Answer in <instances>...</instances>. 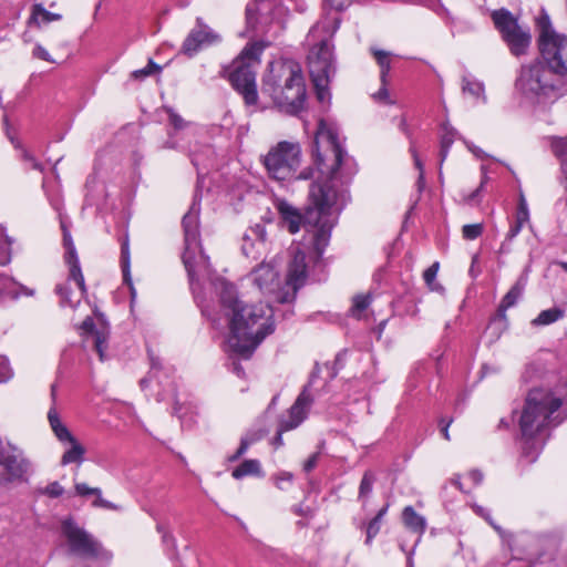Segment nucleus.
Wrapping results in <instances>:
<instances>
[{
	"label": "nucleus",
	"mask_w": 567,
	"mask_h": 567,
	"mask_svg": "<svg viewBox=\"0 0 567 567\" xmlns=\"http://www.w3.org/2000/svg\"><path fill=\"white\" fill-rule=\"evenodd\" d=\"M538 24L540 29L539 38L544 34V31L556 32L550 25L549 17L546 14L538 20Z\"/></svg>",
	"instance_id": "3c124183"
},
{
	"label": "nucleus",
	"mask_w": 567,
	"mask_h": 567,
	"mask_svg": "<svg viewBox=\"0 0 567 567\" xmlns=\"http://www.w3.org/2000/svg\"><path fill=\"white\" fill-rule=\"evenodd\" d=\"M12 144L16 148L21 150V159L25 163L30 164V167L32 169H42V165L37 161V158L27 150L22 148L19 141H16L14 138H11Z\"/></svg>",
	"instance_id": "c9c22d12"
},
{
	"label": "nucleus",
	"mask_w": 567,
	"mask_h": 567,
	"mask_svg": "<svg viewBox=\"0 0 567 567\" xmlns=\"http://www.w3.org/2000/svg\"><path fill=\"white\" fill-rule=\"evenodd\" d=\"M250 443H251V441H249L248 439H245V437H244V439H241V441H240V445H239V447L237 449L236 453H235V454H233L231 456H229V458H228V460H229L230 462H235V461H237L241 455H244V454L247 452V450H248V447H249Z\"/></svg>",
	"instance_id": "09e8293b"
},
{
	"label": "nucleus",
	"mask_w": 567,
	"mask_h": 567,
	"mask_svg": "<svg viewBox=\"0 0 567 567\" xmlns=\"http://www.w3.org/2000/svg\"><path fill=\"white\" fill-rule=\"evenodd\" d=\"M293 475L290 472H280L272 476L275 485L281 489L287 491L292 485Z\"/></svg>",
	"instance_id": "e433bc0d"
},
{
	"label": "nucleus",
	"mask_w": 567,
	"mask_h": 567,
	"mask_svg": "<svg viewBox=\"0 0 567 567\" xmlns=\"http://www.w3.org/2000/svg\"><path fill=\"white\" fill-rule=\"evenodd\" d=\"M315 165L319 176L310 187L306 214L302 216L284 199H278L275 206L291 234L298 233L302 224L312 227L313 248L320 257L329 244L339 200L343 198L338 185L348 184L357 173L355 162L343 150L337 126L322 118L315 136Z\"/></svg>",
	"instance_id": "f257e3e1"
},
{
	"label": "nucleus",
	"mask_w": 567,
	"mask_h": 567,
	"mask_svg": "<svg viewBox=\"0 0 567 567\" xmlns=\"http://www.w3.org/2000/svg\"><path fill=\"white\" fill-rule=\"evenodd\" d=\"M301 162L299 143L282 141L271 147L264 157L269 176L276 181L291 179Z\"/></svg>",
	"instance_id": "6e6552de"
},
{
	"label": "nucleus",
	"mask_w": 567,
	"mask_h": 567,
	"mask_svg": "<svg viewBox=\"0 0 567 567\" xmlns=\"http://www.w3.org/2000/svg\"><path fill=\"white\" fill-rule=\"evenodd\" d=\"M169 122L174 125V127L176 128H182L184 126V121L183 118L175 114V113H171L169 114Z\"/></svg>",
	"instance_id": "13d9d810"
},
{
	"label": "nucleus",
	"mask_w": 567,
	"mask_h": 567,
	"mask_svg": "<svg viewBox=\"0 0 567 567\" xmlns=\"http://www.w3.org/2000/svg\"><path fill=\"white\" fill-rule=\"evenodd\" d=\"M284 432L285 431H281V424H280L278 433H277V435L274 439V445H276L277 447H279V446H281L284 444V441H282V433Z\"/></svg>",
	"instance_id": "680f3d73"
},
{
	"label": "nucleus",
	"mask_w": 567,
	"mask_h": 567,
	"mask_svg": "<svg viewBox=\"0 0 567 567\" xmlns=\"http://www.w3.org/2000/svg\"><path fill=\"white\" fill-rule=\"evenodd\" d=\"M184 230L183 262L187 270L190 287L202 313L214 324H219V317L214 307L198 291L199 280L210 278L212 269L208 256L203 251L199 234V209L194 204L182 220Z\"/></svg>",
	"instance_id": "20e7f679"
},
{
	"label": "nucleus",
	"mask_w": 567,
	"mask_h": 567,
	"mask_svg": "<svg viewBox=\"0 0 567 567\" xmlns=\"http://www.w3.org/2000/svg\"><path fill=\"white\" fill-rule=\"evenodd\" d=\"M386 86H388V84L381 83V87L379 89V91L372 95L374 101H377L379 103H383V104L392 103V101L390 100V94H389V90Z\"/></svg>",
	"instance_id": "a18cd8bd"
},
{
	"label": "nucleus",
	"mask_w": 567,
	"mask_h": 567,
	"mask_svg": "<svg viewBox=\"0 0 567 567\" xmlns=\"http://www.w3.org/2000/svg\"><path fill=\"white\" fill-rule=\"evenodd\" d=\"M162 540L164 543H168V542H172L173 544L175 543V539L169 532H164V534L162 535Z\"/></svg>",
	"instance_id": "774afa93"
},
{
	"label": "nucleus",
	"mask_w": 567,
	"mask_h": 567,
	"mask_svg": "<svg viewBox=\"0 0 567 567\" xmlns=\"http://www.w3.org/2000/svg\"><path fill=\"white\" fill-rule=\"evenodd\" d=\"M525 282L522 279L517 280L503 297L498 310L505 312L509 308L514 307L523 296Z\"/></svg>",
	"instance_id": "393cba45"
},
{
	"label": "nucleus",
	"mask_w": 567,
	"mask_h": 567,
	"mask_svg": "<svg viewBox=\"0 0 567 567\" xmlns=\"http://www.w3.org/2000/svg\"><path fill=\"white\" fill-rule=\"evenodd\" d=\"M404 525L412 532L422 535L426 529V519L417 514L412 506L404 507L402 512Z\"/></svg>",
	"instance_id": "4be33fe9"
},
{
	"label": "nucleus",
	"mask_w": 567,
	"mask_h": 567,
	"mask_svg": "<svg viewBox=\"0 0 567 567\" xmlns=\"http://www.w3.org/2000/svg\"><path fill=\"white\" fill-rule=\"evenodd\" d=\"M468 478L474 483V485H478L483 481V474L477 470H473L468 473Z\"/></svg>",
	"instance_id": "4d7b16f0"
},
{
	"label": "nucleus",
	"mask_w": 567,
	"mask_h": 567,
	"mask_svg": "<svg viewBox=\"0 0 567 567\" xmlns=\"http://www.w3.org/2000/svg\"><path fill=\"white\" fill-rule=\"evenodd\" d=\"M386 512H388V505L382 507L378 512L375 517L373 519H371L370 523L368 524V527H367V539H365V543L368 545L371 544L372 539L378 535V533L380 530L381 522H382L384 515L386 514Z\"/></svg>",
	"instance_id": "473e14b6"
},
{
	"label": "nucleus",
	"mask_w": 567,
	"mask_h": 567,
	"mask_svg": "<svg viewBox=\"0 0 567 567\" xmlns=\"http://www.w3.org/2000/svg\"><path fill=\"white\" fill-rule=\"evenodd\" d=\"M312 402V396L307 392V389H303L289 409L288 419L281 421V431H290L299 426L307 417Z\"/></svg>",
	"instance_id": "f3484780"
},
{
	"label": "nucleus",
	"mask_w": 567,
	"mask_h": 567,
	"mask_svg": "<svg viewBox=\"0 0 567 567\" xmlns=\"http://www.w3.org/2000/svg\"><path fill=\"white\" fill-rule=\"evenodd\" d=\"M268 249L266 229L262 225L249 228L243 237V254L254 260L260 258Z\"/></svg>",
	"instance_id": "dca6fc26"
},
{
	"label": "nucleus",
	"mask_w": 567,
	"mask_h": 567,
	"mask_svg": "<svg viewBox=\"0 0 567 567\" xmlns=\"http://www.w3.org/2000/svg\"><path fill=\"white\" fill-rule=\"evenodd\" d=\"M261 92L267 94L281 112L298 114L303 109L307 96L299 64L292 60L271 62L262 78Z\"/></svg>",
	"instance_id": "7ed1b4c3"
},
{
	"label": "nucleus",
	"mask_w": 567,
	"mask_h": 567,
	"mask_svg": "<svg viewBox=\"0 0 567 567\" xmlns=\"http://www.w3.org/2000/svg\"><path fill=\"white\" fill-rule=\"evenodd\" d=\"M61 533L68 544L69 550L74 555L82 557H102L106 554L102 544L72 518H66L62 522Z\"/></svg>",
	"instance_id": "f8f14e48"
},
{
	"label": "nucleus",
	"mask_w": 567,
	"mask_h": 567,
	"mask_svg": "<svg viewBox=\"0 0 567 567\" xmlns=\"http://www.w3.org/2000/svg\"><path fill=\"white\" fill-rule=\"evenodd\" d=\"M48 421L56 439L65 444L75 436L69 431L65 424L61 421L60 415L55 408H51L48 412Z\"/></svg>",
	"instance_id": "412c9836"
},
{
	"label": "nucleus",
	"mask_w": 567,
	"mask_h": 567,
	"mask_svg": "<svg viewBox=\"0 0 567 567\" xmlns=\"http://www.w3.org/2000/svg\"><path fill=\"white\" fill-rule=\"evenodd\" d=\"M278 0H255V2L249 3L246 8V21L248 28L254 31L258 30L257 21L260 20L261 32L268 33L269 29L267 25L270 22H276L278 30L284 29L282 21L280 17L284 14V9L281 7H277L275 11L270 12V9L277 6Z\"/></svg>",
	"instance_id": "ddd939ff"
},
{
	"label": "nucleus",
	"mask_w": 567,
	"mask_h": 567,
	"mask_svg": "<svg viewBox=\"0 0 567 567\" xmlns=\"http://www.w3.org/2000/svg\"><path fill=\"white\" fill-rule=\"evenodd\" d=\"M472 508L474 509V512H475L477 515L482 516V517H483V518H485L486 520H491L489 514L485 511V508H484V507H482V506H480V505L474 504V505L472 506Z\"/></svg>",
	"instance_id": "052dcab7"
},
{
	"label": "nucleus",
	"mask_w": 567,
	"mask_h": 567,
	"mask_svg": "<svg viewBox=\"0 0 567 567\" xmlns=\"http://www.w3.org/2000/svg\"><path fill=\"white\" fill-rule=\"evenodd\" d=\"M151 74H152V70H148L146 68L136 70L132 73L133 78H135V79H144Z\"/></svg>",
	"instance_id": "bf43d9fd"
},
{
	"label": "nucleus",
	"mask_w": 567,
	"mask_h": 567,
	"mask_svg": "<svg viewBox=\"0 0 567 567\" xmlns=\"http://www.w3.org/2000/svg\"><path fill=\"white\" fill-rule=\"evenodd\" d=\"M307 278L306 255L298 248L295 250L292 259L288 264L286 286L292 290L291 293L278 292L276 300L285 303L295 299L297 290L303 286Z\"/></svg>",
	"instance_id": "4468645a"
},
{
	"label": "nucleus",
	"mask_w": 567,
	"mask_h": 567,
	"mask_svg": "<svg viewBox=\"0 0 567 567\" xmlns=\"http://www.w3.org/2000/svg\"><path fill=\"white\" fill-rule=\"evenodd\" d=\"M74 489L75 494L81 497L95 496V499L92 503V506L94 507H101L110 511H121V506L102 497V491L99 487H90L85 483H75Z\"/></svg>",
	"instance_id": "aec40b11"
},
{
	"label": "nucleus",
	"mask_w": 567,
	"mask_h": 567,
	"mask_svg": "<svg viewBox=\"0 0 567 567\" xmlns=\"http://www.w3.org/2000/svg\"><path fill=\"white\" fill-rule=\"evenodd\" d=\"M298 177L301 179L311 178V177H313V169H311V168L306 169V171L301 172Z\"/></svg>",
	"instance_id": "69168bd1"
},
{
	"label": "nucleus",
	"mask_w": 567,
	"mask_h": 567,
	"mask_svg": "<svg viewBox=\"0 0 567 567\" xmlns=\"http://www.w3.org/2000/svg\"><path fill=\"white\" fill-rule=\"evenodd\" d=\"M467 148L477 157V158H489L491 155H488L487 153H485L483 150H481L480 147L473 145V144H470L467 143Z\"/></svg>",
	"instance_id": "5fc2aeb1"
},
{
	"label": "nucleus",
	"mask_w": 567,
	"mask_h": 567,
	"mask_svg": "<svg viewBox=\"0 0 567 567\" xmlns=\"http://www.w3.org/2000/svg\"><path fill=\"white\" fill-rule=\"evenodd\" d=\"M516 87L525 95L548 96L558 87L557 74L547 63L535 61L522 66Z\"/></svg>",
	"instance_id": "1a4fd4ad"
},
{
	"label": "nucleus",
	"mask_w": 567,
	"mask_h": 567,
	"mask_svg": "<svg viewBox=\"0 0 567 567\" xmlns=\"http://www.w3.org/2000/svg\"><path fill=\"white\" fill-rule=\"evenodd\" d=\"M491 17L511 53L515 56L526 54L532 43L529 28L519 24L518 19L514 17L509 10L504 8L494 10Z\"/></svg>",
	"instance_id": "9d476101"
},
{
	"label": "nucleus",
	"mask_w": 567,
	"mask_h": 567,
	"mask_svg": "<svg viewBox=\"0 0 567 567\" xmlns=\"http://www.w3.org/2000/svg\"><path fill=\"white\" fill-rule=\"evenodd\" d=\"M210 285L228 318V347L234 353L248 359L261 341L275 331L274 309L264 303H243L235 286L224 278H215Z\"/></svg>",
	"instance_id": "f03ea898"
},
{
	"label": "nucleus",
	"mask_w": 567,
	"mask_h": 567,
	"mask_svg": "<svg viewBox=\"0 0 567 567\" xmlns=\"http://www.w3.org/2000/svg\"><path fill=\"white\" fill-rule=\"evenodd\" d=\"M413 157H414L415 166L420 171V178H422L423 177V164L420 161V158L417 157L415 152H413Z\"/></svg>",
	"instance_id": "e2e57ef3"
},
{
	"label": "nucleus",
	"mask_w": 567,
	"mask_h": 567,
	"mask_svg": "<svg viewBox=\"0 0 567 567\" xmlns=\"http://www.w3.org/2000/svg\"><path fill=\"white\" fill-rule=\"evenodd\" d=\"M63 241L65 247L64 260L69 267V280H73L76 284L78 291H71L69 281H66L64 284L58 285L55 287V292L60 297L61 306L75 308L86 291L85 281L81 270L76 249L70 234H64Z\"/></svg>",
	"instance_id": "9b49d317"
},
{
	"label": "nucleus",
	"mask_w": 567,
	"mask_h": 567,
	"mask_svg": "<svg viewBox=\"0 0 567 567\" xmlns=\"http://www.w3.org/2000/svg\"><path fill=\"white\" fill-rule=\"evenodd\" d=\"M81 328L84 332L92 334L94 348L100 357L101 361H104L106 359V348H107V340H109V330L106 327H103L100 330L95 329V324L92 318L87 317L83 322Z\"/></svg>",
	"instance_id": "6ab92c4d"
},
{
	"label": "nucleus",
	"mask_w": 567,
	"mask_h": 567,
	"mask_svg": "<svg viewBox=\"0 0 567 567\" xmlns=\"http://www.w3.org/2000/svg\"><path fill=\"white\" fill-rule=\"evenodd\" d=\"M551 151L560 159L563 171L567 174V135L551 140Z\"/></svg>",
	"instance_id": "c756f323"
},
{
	"label": "nucleus",
	"mask_w": 567,
	"mask_h": 567,
	"mask_svg": "<svg viewBox=\"0 0 567 567\" xmlns=\"http://www.w3.org/2000/svg\"><path fill=\"white\" fill-rule=\"evenodd\" d=\"M452 421H453L452 419L445 421V419H443V417L440 420V426H441L442 435L447 441H450L449 427H450Z\"/></svg>",
	"instance_id": "6e6d98bb"
},
{
	"label": "nucleus",
	"mask_w": 567,
	"mask_h": 567,
	"mask_svg": "<svg viewBox=\"0 0 567 567\" xmlns=\"http://www.w3.org/2000/svg\"><path fill=\"white\" fill-rule=\"evenodd\" d=\"M121 264H122V271H123L124 282L128 285L130 290H131L132 299H134L136 292H135V289H134V287L132 285V280H131V274H130V251H128V244L127 243H124L122 245Z\"/></svg>",
	"instance_id": "7c9ffc66"
},
{
	"label": "nucleus",
	"mask_w": 567,
	"mask_h": 567,
	"mask_svg": "<svg viewBox=\"0 0 567 567\" xmlns=\"http://www.w3.org/2000/svg\"><path fill=\"white\" fill-rule=\"evenodd\" d=\"M151 358V371L148 373V377L141 380V386L145 388L150 381L153 379H157V372L161 369V361L158 358L153 357L150 354Z\"/></svg>",
	"instance_id": "79ce46f5"
},
{
	"label": "nucleus",
	"mask_w": 567,
	"mask_h": 567,
	"mask_svg": "<svg viewBox=\"0 0 567 567\" xmlns=\"http://www.w3.org/2000/svg\"><path fill=\"white\" fill-rule=\"evenodd\" d=\"M371 302V298L369 295H359L353 298L352 312L354 316H359L363 310H365Z\"/></svg>",
	"instance_id": "ea45409f"
},
{
	"label": "nucleus",
	"mask_w": 567,
	"mask_h": 567,
	"mask_svg": "<svg viewBox=\"0 0 567 567\" xmlns=\"http://www.w3.org/2000/svg\"><path fill=\"white\" fill-rule=\"evenodd\" d=\"M340 19L338 17H327L319 21L309 32V38L317 39L321 32L327 38L312 47L308 55V66L311 81L313 83L317 99L320 103L330 101L328 84L331 75L334 74L332 44L328 38H331L339 29Z\"/></svg>",
	"instance_id": "423d86ee"
},
{
	"label": "nucleus",
	"mask_w": 567,
	"mask_h": 567,
	"mask_svg": "<svg viewBox=\"0 0 567 567\" xmlns=\"http://www.w3.org/2000/svg\"><path fill=\"white\" fill-rule=\"evenodd\" d=\"M371 53L380 66V81L388 84V76L391 70L392 53L380 49H371Z\"/></svg>",
	"instance_id": "a878e982"
},
{
	"label": "nucleus",
	"mask_w": 567,
	"mask_h": 567,
	"mask_svg": "<svg viewBox=\"0 0 567 567\" xmlns=\"http://www.w3.org/2000/svg\"><path fill=\"white\" fill-rule=\"evenodd\" d=\"M252 281L264 293H275L279 288L278 272L269 264H261L252 271Z\"/></svg>",
	"instance_id": "a211bd4d"
},
{
	"label": "nucleus",
	"mask_w": 567,
	"mask_h": 567,
	"mask_svg": "<svg viewBox=\"0 0 567 567\" xmlns=\"http://www.w3.org/2000/svg\"><path fill=\"white\" fill-rule=\"evenodd\" d=\"M564 310L559 308H550L543 310L533 321V326H547L554 323L564 317Z\"/></svg>",
	"instance_id": "cd10ccee"
},
{
	"label": "nucleus",
	"mask_w": 567,
	"mask_h": 567,
	"mask_svg": "<svg viewBox=\"0 0 567 567\" xmlns=\"http://www.w3.org/2000/svg\"><path fill=\"white\" fill-rule=\"evenodd\" d=\"M462 91L464 94H468L475 100L485 101L483 83L470 75L463 76Z\"/></svg>",
	"instance_id": "bb28decb"
},
{
	"label": "nucleus",
	"mask_w": 567,
	"mask_h": 567,
	"mask_svg": "<svg viewBox=\"0 0 567 567\" xmlns=\"http://www.w3.org/2000/svg\"><path fill=\"white\" fill-rule=\"evenodd\" d=\"M318 458H319V453H313L312 455H310L303 464L305 471L306 472L312 471L318 463Z\"/></svg>",
	"instance_id": "864d4df0"
},
{
	"label": "nucleus",
	"mask_w": 567,
	"mask_h": 567,
	"mask_svg": "<svg viewBox=\"0 0 567 567\" xmlns=\"http://www.w3.org/2000/svg\"><path fill=\"white\" fill-rule=\"evenodd\" d=\"M453 142H454V132H453V130H446L445 128V133L441 137V152H440L441 162H443L446 158L447 153H449V148L451 147Z\"/></svg>",
	"instance_id": "58836bf2"
},
{
	"label": "nucleus",
	"mask_w": 567,
	"mask_h": 567,
	"mask_svg": "<svg viewBox=\"0 0 567 567\" xmlns=\"http://www.w3.org/2000/svg\"><path fill=\"white\" fill-rule=\"evenodd\" d=\"M440 268V264L437 261L433 262L429 268H426L423 272V279L425 284L432 289H435V278L437 276V271Z\"/></svg>",
	"instance_id": "a19ab883"
},
{
	"label": "nucleus",
	"mask_w": 567,
	"mask_h": 567,
	"mask_svg": "<svg viewBox=\"0 0 567 567\" xmlns=\"http://www.w3.org/2000/svg\"><path fill=\"white\" fill-rule=\"evenodd\" d=\"M196 22V28L190 31L183 44V50L188 55H193L203 47L220 40V37L208 25L204 24L200 18H197Z\"/></svg>",
	"instance_id": "2eb2a0df"
},
{
	"label": "nucleus",
	"mask_w": 567,
	"mask_h": 567,
	"mask_svg": "<svg viewBox=\"0 0 567 567\" xmlns=\"http://www.w3.org/2000/svg\"><path fill=\"white\" fill-rule=\"evenodd\" d=\"M481 173H482V178H481L480 186L475 190L470 193L468 195L464 196V198H463L464 203L472 205V204H476V203L481 202V193L483 192V188L486 185V183L489 181L488 167L486 165H482Z\"/></svg>",
	"instance_id": "2f4dec72"
},
{
	"label": "nucleus",
	"mask_w": 567,
	"mask_h": 567,
	"mask_svg": "<svg viewBox=\"0 0 567 567\" xmlns=\"http://www.w3.org/2000/svg\"><path fill=\"white\" fill-rule=\"evenodd\" d=\"M560 406V398L550 390L534 389L528 392L518 419L526 456H529V449L535 452L540 449V443L535 441L538 435L561 422L558 412Z\"/></svg>",
	"instance_id": "39448f33"
},
{
	"label": "nucleus",
	"mask_w": 567,
	"mask_h": 567,
	"mask_svg": "<svg viewBox=\"0 0 567 567\" xmlns=\"http://www.w3.org/2000/svg\"><path fill=\"white\" fill-rule=\"evenodd\" d=\"M231 476L236 480H241L246 476L261 477L264 476V473L258 460H246L233 470Z\"/></svg>",
	"instance_id": "b1692460"
},
{
	"label": "nucleus",
	"mask_w": 567,
	"mask_h": 567,
	"mask_svg": "<svg viewBox=\"0 0 567 567\" xmlns=\"http://www.w3.org/2000/svg\"><path fill=\"white\" fill-rule=\"evenodd\" d=\"M13 377V371L10 367L7 357L0 355V383L9 381Z\"/></svg>",
	"instance_id": "37998d69"
},
{
	"label": "nucleus",
	"mask_w": 567,
	"mask_h": 567,
	"mask_svg": "<svg viewBox=\"0 0 567 567\" xmlns=\"http://www.w3.org/2000/svg\"><path fill=\"white\" fill-rule=\"evenodd\" d=\"M33 56L47 62L53 63L54 60L51 58L50 53L40 44H37L32 52Z\"/></svg>",
	"instance_id": "de8ad7c7"
},
{
	"label": "nucleus",
	"mask_w": 567,
	"mask_h": 567,
	"mask_svg": "<svg viewBox=\"0 0 567 567\" xmlns=\"http://www.w3.org/2000/svg\"><path fill=\"white\" fill-rule=\"evenodd\" d=\"M528 220H529V210L517 208L515 223L524 226Z\"/></svg>",
	"instance_id": "603ef678"
},
{
	"label": "nucleus",
	"mask_w": 567,
	"mask_h": 567,
	"mask_svg": "<svg viewBox=\"0 0 567 567\" xmlns=\"http://www.w3.org/2000/svg\"><path fill=\"white\" fill-rule=\"evenodd\" d=\"M69 447L64 451L61 457V464L68 465L71 463L81 464L84 461L85 447L76 440V437L66 442Z\"/></svg>",
	"instance_id": "5701e85b"
},
{
	"label": "nucleus",
	"mask_w": 567,
	"mask_h": 567,
	"mask_svg": "<svg viewBox=\"0 0 567 567\" xmlns=\"http://www.w3.org/2000/svg\"><path fill=\"white\" fill-rule=\"evenodd\" d=\"M39 17L42 18L43 22H52V21H59L61 20V14L59 13H52L48 11L42 4L37 3L32 8V14L28 21L29 24H39Z\"/></svg>",
	"instance_id": "c85d7f7f"
},
{
	"label": "nucleus",
	"mask_w": 567,
	"mask_h": 567,
	"mask_svg": "<svg viewBox=\"0 0 567 567\" xmlns=\"http://www.w3.org/2000/svg\"><path fill=\"white\" fill-rule=\"evenodd\" d=\"M269 42H254L246 45L241 53L225 70L233 87L244 97L247 105H256L258 92L256 86V66L259 56Z\"/></svg>",
	"instance_id": "0eeeda50"
},
{
	"label": "nucleus",
	"mask_w": 567,
	"mask_h": 567,
	"mask_svg": "<svg viewBox=\"0 0 567 567\" xmlns=\"http://www.w3.org/2000/svg\"><path fill=\"white\" fill-rule=\"evenodd\" d=\"M145 68L152 70V74L161 71V66L157 65L153 60H150Z\"/></svg>",
	"instance_id": "0e129e2a"
},
{
	"label": "nucleus",
	"mask_w": 567,
	"mask_h": 567,
	"mask_svg": "<svg viewBox=\"0 0 567 567\" xmlns=\"http://www.w3.org/2000/svg\"><path fill=\"white\" fill-rule=\"evenodd\" d=\"M517 208L518 209H528L527 202H526L525 196H524L523 193H520V195H519V202H518V207Z\"/></svg>",
	"instance_id": "338daca9"
},
{
	"label": "nucleus",
	"mask_w": 567,
	"mask_h": 567,
	"mask_svg": "<svg viewBox=\"0 0 567 567\" xmlns=\"http://www.w3.org/2000/svg\"><path fill=\"white\" fill-rule=\"evenodd\" d=\"M10 245L11 241L7 239V247L0 246V266H6L11 261Z\"/></svg>",
	"instance_id": "8fccbe9b"
},
{
	"label": "nucleus",
	"mask_w": 567,
	"mask_h": 567,
	"mask_svg": "<svg viewBox=\"0 0 567 567\" xmlns=\"http://www.w3.org/2000/svg\"><path fill=\"white\" fill-rule=\"evenodd\" d=\"M463 237L467 240H474L483 234V224H468L462 228Z\"/></svg>",
	"instance_id": "4c0bfd02"
},
{
	"label": "nucleus",
	"mask_w": 567,
	"mask_h": 567,
	"mask_svg": "<svg viewBox=\"0 0 567 567\" xmlns=\"http://www.w3.org/2000/svg\"><path fill=\"white\" fill-rule=\"evenodd\" d=\"M354 0H326L327 6L336 11H342L350 7Z\"/></svg>",
	"instance_id": "49530a36"
},
{
	"label": "nucleus",
	"mask_w": 567,
	"mask_h": 567,
	"mask_svg": "<svg viewBox=\"0 0 567 567\" xmlns=\"http://www.w3.org/2000/svg\"><path fill=\"white\" fill-rule=\"evenodd\" d=\"M375 482V477L372 472H365L363 474V477L361 480L360 486H359V499L365 502L367 498L372 493L373 484Z\"/></svg>",
	"instance_id": "72a5a7b5"
},
{
	"label": "nucleus",
	"mask_w": 567,
	"mask_h": 567,
	"mask_svg": "<svg viewBox=\"0 0 567 567\" xmlns=\"http://www.w3.org/2000/svg\"><path fill=\"white\" fill-rule=\"evenodd\" d=\"M523 226L515 223L513 226H511L509 230L507 231L505 236V240L502 243L499 251L502 254H507L511 250V243L512 240L520 233Z\"/></svg>",
	"instance_id": "f704fd0d"
},
{
	"label": "nucleus",
	"mask_w": 567,
	"mask_h": 567,
	"mask_svg": "<svg viewBox=\"0 0 567 567\" xmlns=\"http://www.w3.org/2000/svg\"><path fill=\"white\" fill-rule=\"evenodd\" d=\"M42 493L49 497L55 498L60 497L64 493V488L59 482H51L45 486Z\"/></svg>",
	"instance_id": "c03bdc74"
}]
</instances>
